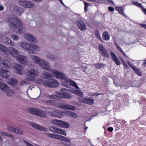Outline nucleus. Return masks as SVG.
I'll list each match as a JSON object with an SVG mask.
<instances>
[{
    "instance_id": "obj_59",
    "label": "nucleus",
    "mask_w": 146,
    "mask_h": 146,
    "mask_svg": "<svg viewBox=\"0 0 146 146\" xmlns=\"http://www.w3.org/2000/svg\"><path fill=\"white\" fill-rule=\"evenodd\" d=\"M30 49H29V50H28V52L29 53L33 54L35 53V52L34 51L30 50Z\"/></svg>"
},
{
    "instance_id": "obj_11",
    "label": "nucleus",
    "mask_w": 146,
    "mask_h": 146,
    "mask_svg": "<svg viewBox=\"0 0 146 146\" xmlns=\"http://www.w3.org/2000/svg\"><path fill=\"white\" fill-rule=\"evenodd\" d=\"M19 4L24 7L29 8H32L34 5L33 2L27 1H20Z\"/></svg>"
},
{
    "instance_id": "obj_54",
    "label": "nucleus",
    "mask_w": 146,
    "mask_h": 146,
    "mask_svg": "<svg viewBox=\"0 0 146 146\" xmlns=\"http://www.w3.org/2000/svg\"><path fill=\"white\" fill-rule=\"evenodd\" d=\"M24 142L27 146H34L33 145L26 141H24Z\"/></svg>"
},
{
    "instance_id": "obj_41",
    "label": "nucleus",
    "mask_w": 146,
    "mask_h": 146,
    "mask_svg": "<svg viewBox=\"0 0 146 146\" xmlns=\"http://www.w3.org/2000/svg\"><path fill=\"white\" fill-rule=\"evenodd\" d=\"M116 9L121 14L124 16H125V13H124L123 8L120 7H115Z\"/></svg>"
},
{
    "instance_id": "obj_8",
    "label": "nucleus",
    "mask_w": 146,
    "mask_h": 146,
    "mask_svg": "<svg viewBox=\"0 0 146 146\" xmlns=\"http://www.w3.org/2000/svg\"><path fill=\"white\" fill-rule=\"evenodd\" d=\"M52 121L53 124L58 127L67 128L69 127L70 126V124L69 123L61 120L53 119L52 120Z\"/></svg>"
},
{
    "instance_id": "obj_48",
    "label": "nucleus",
    "mask_w": 146,
    "mask_h": 146,
    "mask_svg": "<svg viewBox=\"0 0 146 146\" xmlns=\"http://www.w3.org/2000/svg\"><path fill=\"white\" fill-rule=\"evenodd\" d=\"M122 62L123 63V66L125 67V68L127 69L129 68V67L126 64L125 61L122 58H120Z\"/></svg>"
},
{
    "instance_id": "obj_35",
    "label": "nucleus",
    "mask_w": 146,
    "mask_h": 146,
    "mask_svg": "<svg viewBox=\"0 0 146 146\" xmlns=\"http://www.w3.org/2000/svg\"><path fill=\"white\" fill-rule=\"evenodd\" d=\"M60 91L61 92V93H58V95H59L60 94H66L69 91L68 90V89H67L65 88H62L60 90Z\"/></svg>"
},
{
    "instance_id": "obj_53",
    "label": "nucleus",
    "mask_w": 146,
    "mask_h": 146,
    "mask_svg": "<svg viewBox=\"0 0 146 146\" xmlns=\"http://www.w3.org/2000/svg\"><path fill=\"white\" fill-rule=\"evenodd\" d=\"M127 62L129 66L133 69V68H134V67H135V66L134 65L131 64L129 62L127 61Z\"/></svg>"
},
{
    "instance_id": "obj_10",
    "label": "nucleus",
    "mask_w": 146,
    "mask_h": 146,
    "mask_svg": "<svg viewBox=\"0 0 146 146\" xmlns=\"http://www.w3.org/2000/svg\"><path fill=\"white\" fill-rule=\"evenodd\" d=\"M30 125L32 127L37 130L40 131L47 132L48 131V129L41 125H39L35 122H31L30 123Z\"/></svg>"
},
{
    "instance_id": "obj_52",
    "label": "nucleus",
    "mask_w": 146,
    "mask_h": 146,
    "mask_svg": "<svg viewBox=\"0 0 146 146\" xmlns=\"http://www.w3.org/2000/svg\"><path fill=\"white\" fill-rule=\"evenodd\" d=\"M84 5H85L84 8V9H85L84 11L86 12L87 11L86 10V9L87 8L88 6L89 5V4L88 3H86L85 1L84 2Z\"/></svg>"
},
{
    "instance_id": "obj_13",
    "label": "nucleus",
    "mask_w": 146,
    "mask_h": 146,
    "mask_svg": "<svg viewBox=\"0 0 146 146\" xmlns=\"http://www.w3.org/2000/svg\"><path fill=\"white\" fill-rule=\"evenodd\" d=\"M79 100L82 102L89 105H92L94 103V100L90 97L86 98L81 97L79 98Z\"/></svg>"
},
{
    "instance_id": "obj_2",
    "label": "nucleus",
    "mask_w": 146,
    "mask_h": 146,
    "mask_svg": "<svg viewBox=\"0 0 146 146\" xmlns=\"http://www.w3.org/2000/svg\"><path fill=\"white\" fill-rule=\"evenodd\" d=\"M36 83L38 85L48 88H56L59 86V83L57 81L51 78L50 80L38 79L36 80Z\"/></svg>"
},
{
    "instance_id": "obj_16",
    "label": "nucleus",
    "mask_w": 146,
    "mask_h": 146,
    "mask_svg": "<svg viewBox=\"0 0 146 146\" xmlns=\"http://www.w3.org/2000/svg\"><path fill=\"white\" fill-rule=\"evenodd\" d=\"M49 110L47 112L50 114L51 116L54 117H60V115L59 114V111L56 110L55 109H49Z\"/></svg>"
},
{
    "instance_id": "obj_57",
    "label": "nucleus",
    "mask_w": 146,
    "mask_h": 146,
    "mask_svg": "<svg viewBox=\"0 0 146 146\" xmlns=\"http://www.w3.org/2000/svg\"><path fill=\"white\" fill-rule=\"evenodd\" d=\"M78 93L77 94H76L77 95H80V96H82V95L83 94V92H81V91H78Z\"/></svg>"
},
{
    "instance_id": "obj_51",
    "label": "nucleus",
    "mask_w": 146,
    "mask_h": 146,
    "mask_svg": "<svg viewBox=\"0 0 146 146\" xmlns=\"http://www.w3.org/2000/svg\"><path fill=\"white\" fill-rule=\"evenodd\" d=\"M69 91L72 93L76 94H77L78 93L77 90L75 89H70Z\"/></svg>"
},
{
    "instance_id": "obj_50",
    "label": "nucleus",
    "mask_w": 146,
    "mask_h": 146,
    "mask_svg": "<svg viewBox=\"0 0 146 146\" xmlns=\"http://www.w3.org/2000/svg\"><path fill=\"white\" fill-rule=\"evenodd\" d=\"M46 56L47 58L51 60L54 59L56 58L55 56L51 55H46Z\"/></svg>"
},
{
    "instance_id": "obj_62",
    "label": "nucleus",
    "mask_w": 146,
    "mask_h": 146,
    "mask_svg": "<svg viewBox=\"0 0 146 146\" xmlns=\"http://www.w3.org/2000/svg\"><path fill=\"white\" fill-rule=\"evenodd\" d=\"M4 9L3 7L2 6H0V11H2Z\"/></svg>"
},
{
    "instance_id": "obj_21",
    "label": "nucleus",
    "mask_w": 146,
    "mask_h": 146,
    "mask_svg": "<svg viewBox=\"0 0 146 146\" xmlns=\"http://www.w3.org/2000/svg\"><path fill=\"white\" fill-rule=\"evenodd\" d=\"M25 38L28 41L34 43L36 42V40L35 38L30 34H26L25 35Z\"/></svg>"
},
{
    "instance_id": "obj_56",
    "label": "nucleus",
    "mask_w": 146,
    "mask_h": 146,
    "mask_svg": "<svg viewBox=\"0 0 146 146\" xmlns=\"http://www.w3.org/2000/svg\"><path fill=\"white\" fill-rule=\"evenodd\" d=\"M5 136H7L11 138H13V136L12 135L7 133H6V134Z\"/></svg>"
},
{
    "instance_id": "obj_22",
    "label": "nucleus",
    "mask_w": 146,
    "mask_h": 146,
    "mask_svg": "<svg viewBox=\"0 0 146 146\" xmlns=\"http://www.w3.org/2000/svg\"><path fill=\"white\" fill-rule=\"evenodd\" d=\"M3 41V43L7 44H9L11 46L14 45V43L9 38L5 36H3L2 37Z\"/></svg>"
},
{
    "instance_id": "obj_20",
    "label": "nucleus",
    "mask_w": 146,
    "mask_h": 146,
    "mask_svg": "<svg viewBox=\"0 0 146 146\" xmlns=\"http://www.w3.org/2000/svg\"><path fill=\"white\" fill-rule=\"evenodd\" d=\"M78 28L82 31L85 30L86 29V26L85 23L82 21H79L76 22Z\"/></svg>"
},
{
    "instance_id": "obj_7",
    "label": "nucleus",
    "mask_w": 146,
    "mask_h": 146,
    "mask_svg": "<svg viewBox=\"0 0 146 146\" xmlns=\"http://www.w3.org/2000/svg\"><path fill=\"white\" fill-rule=\"evenodd\" d=\"M38 73V72L33 69H31L27 72V79L29 81H33L35 78V76L37 75Z\"/></svg>"
},
{
    "instance_id": "obj_14",
    "label": "nucleus",
    "mask_w": 146,
    "mask_h": 146,
    "mask_svg": "<svg viewBox=\"0 0 146 146\" xmlns=\"http://www.w3.org/2000/svg\"><path fill=\"white\" fill-rule=\"evenodd\" d=\"M10 72L8 70L2 68L0 69V76L2 78H7L10 76Z\"/></svg>"
},
{
    "instance_id": "obj_24",
    "label": "nucleus",
    "mask_w": 146,
    "mask_h": 146,
    "mask_svg": "<svg viewBox=\"0 0 146 146\" xmlns=\"http://www.w3.org/2000/svg\"><path fill=\"white\" fill-rule=\"evenodd\" d=\"M69 80H70L68 79H66V77L64 79L62 80V82L61 83V85L64 87L70 88V81H69Z\"/></svg>"
},
{
    "instance_id": "obj_6",
    "label": "nucleus",
    "mask_w": 146,
    "mask_h": 146,
    "mask_svg": "<svg viewBox=\"0 0 146 146\" xmlns=\"http://www.w3.org/2000/svg\"><path fill=\"white\" fill-rule=\"evenodd\" d=\"M46 135L52 139H58L68 143L71 141L70 139L68 138L57 134L46 133Z\"/></svg>"
},
{
    "instance_id": "obj_36",
    "label": "nucleus",
    "mask_w": 146,
    "mask_h": 146,
    "mask_svg": "<svg viewBox=\"0 0 146 146\" xmlns=\"http://www.w3.org/2000/svg\"><path fill=\"white\" fill-rule=\"evenodd\" d=\"M102 37L104 40H108L110 38V35H108V33L107 32L105 31L104 32L103 34Z\"/></svg>"
},
{
    "instance_id": "obj_60",
    "label": "nucleus",
    "mask_w": 146,
    "mask_h": 146,
    "mask_svg": "<svg viewBox=\"0 0 146 146\" xmlns=\"http://www.w3.org/2000/svg\"><path fill=\"white\" fill-rule=\"evenodd\" d=\"M140 26L146 29V24H140Z\"/></svg>"
},
{
    "instance_id": "obj_3",
    "label": "nucleus",
    "mask_w": 146,
    "mask_h": 146,
    "mask_svg": "<svg viewBox=\"0 0 146 146\" xmlns=\"http://www.w3.org/2000/svg\"><path fill=\"white\" fill-rule=\"evenodd\" d=\"M31 58L33 60V62L41 66V68L47 71L50 70L49 63L44 60L41 59L38 56L32 55Z\"/></svg>"
},
{
    "instance_id": "obj_46",
    "label": "nucleus",
    "mask_w": 146,
    "mask_h": 146,
    "mask_svg": "<svg viewBox=\"0 0 146 146\" xmlns=\"http://www.w3.org/2000/svg\"><path fill=\"white\" fill-rule=\"evenodd\" d=\"M15 127V126H9L7 127V129L9 131L13 132Z\"/></svg>"
},
{
    "instance_id": "obj_18",
    "label": "nucleus",
    "mask_w": 146,
    "mask_h": 146,
    "mask_svg": "<svg viewBox=\"0 0 146 146\" xmlns=\"http://www.w3.org/2000/svg\"><path fill=\"white\" fill-rule=\"evenodd\" d=\"M52 72L54 74L56 78L60 79L61 80L64 79L66 78V76L62 73L59 72L57 70H53Z\"/></svg>"
},
{
    "instance_id": "obj_40",
    "label": "nucleus",
    "mask_w": 146,
    "mask_h": 146,
    "mask_svg": "<svg viewBox=\"0 0 146 146\" xmlns=\"http://www.w3.org/2000/svg\"><path fill=\"white\" fill-rule=\"evenodd\" d=\"M57 133L66 136V133L65 131V130L63 129L58 128V129Z\"/></svg>"
},
{
    "instance_id": "obj_47",
    "label": "nucleus",
    "mask_w": 146,
    "mask_h": 146,
    "mask_svg": "<svg viewBox=\"0 0 146 146\" xmlns=\"http://www.w3.org/2000/svg\"><path fill=\"white\" fill-rule=\"evenodd\" d=\"M95 34L96 35V36L100 40H101L102 39V38L100 37V33L99 32V31L98 30H96L95 31Z\"/></svg>"
},
{
    "instance_id": "obj_29",
    "label": "nucleus",
    "mask_w": 146,
    "mask_h": 146,
    "mask_svg": "<svg viewBox=\"0 0 146 146\" xmlns=\"http://www.w3.org/2000/svg\"><path fill=\"white\" fill-rule=\"evenodd\" d=\"M38 109L36 108H30L28 109V112L31 114L36 115Z\"/></svg>"
},
{
    "instance_id": "obj_43",
    "label": "nucleus",
    "mask_w": 146,
    "mask_h": 146,
    "mask_svg": "<svg viewBox=\"0 0 146 146\" xmlns=\"http://www.w3.org/2000/svg\"><path fill=\"white\" fill-rule=\"evenodd\" d=\"M54 104V106L58 108L63 109V107L64 104L57 102L56 101Z\"/></svg>"
},
{
    "instance_id": "obj_44",
    "label": "nucleus",
    "mask_w": 146,
    "mask_h": 146,
    "mask_svg": "<svg viewBox=\"0 0 146 146\" xmlns=\"http://www.w3.org/2000/svg\"><path fill=\"white\" fill-rule=\"evenodd\" d=\"M115 44V46L121 52V53L123 55V56L125 57H127V56L123 52V51L121 50V48L119 46H118L116 44Z\"/></svg>"
},
{
    "instance_id": "obj_26",
    "label": "nucleus",
    "mask_w": 146,
    "mask_h": 146,
    "mask_svg": "<svg viewBox=\"0 0 146 146\" xmlns=\"http://www.w3.org/2000/svg\"><path fill=\"white\" fill-rule=\"evenodd\" d=\"M41 77L42 78L46 79L47 80H50L52 78L50 74L46 71H44L42 72Z\"/></svg>"
},
{
    "instance_id": "obj_55",
    "label": "nucleus",
    "mask_w": 146,
    "mask_h": 146,
    "mask_svg": "<svg viewBox=\"0 0 146 146\" xmlns=\"http://www.w3.org/2000/svg\"><path fill=\"white\" fill-rule=\"evenodd\" d=\"M26 84L27 82L25 81H22L21 82V85L22 86L25 85Z\"/></svg>"
},
{
    "instance_id": "obj_38",
    "label": "nucleus",
    "mask_w": 146,
    "mask_h": 146,
    "mask_svg": "<svg viewBox=\"0 0 146 146\" xmlns=\"http://www.w3.org/2000/svg\"><path fill=\"white\" fill-rule=\"evenodd\" d=\"M45 102L48 105L54 106L55 101L54 100H46Z\"/></svg>"
},
{
    "instance_id": "obj_32",
    "label": "nucleus",
    "mask_w": 146,
    "mask_h": 146,
    "mask_svg": "<svg viewBox=\"0 0 146 146\" xmlns=\"http://www.w3.org/2000/svg\"><path fill=\"white\" fill-rule=\"evenodd\" d=\"M58 128L55 126H53L50 127L49 128V129L52 133H57Z\"/></svg>"
},
{
    "instance_id": "obj_37",
    "label": "nucleus",
    "mask_w": 146,
    "mask_h": 146,
    "mask_svg": "<svg viewBox=\"0 0 146 146\" xmlns=\"http://www.w3.org/2000/svg\"><path fill=\"white\" fill-rule=\"evenodd\" d=\"M134 72L137 74L139 76H141L142 75L141 72H140L139 69L135 67L133 69Z\"/></svg>"
},
{
    "instance_id": "obj_30",
    "label": "nucleus",
    "mask_w": 146,
    "mask_h": 146,
    "mask_svg": "<svg viewBox=\"0 0 146 146\" xmlns=\"http://www.w3.org/2000/svg\"><path fill=\"white\" fill-rule=\"evenodd\" d=\"M58 97L63 98L67 99H70L71 97V95L69 94L68 92L66 94H60L58 95Z\"/></svg>"
},
{
    "instance_id": "obj_1",
    "label": "nucleus",
    "mask_w": 146,
    "mask_h": 146,
    "mask_svg": "<svg viewBox=\"0 0 146 146\" xmlns=\"http://www.w3.org/2000/svg\"><path fill=\"white\" fill-rule=\"evenodd\" d=\"M6 21L9 24L11 28L15 29V32L17 33H22V23L17 17L15 16L13 18H8L6 19Z\"/></svg>"
},
{
    "instance_id": "obj_17",
    "label": "nucleus",
    "mask_w": 146,
    "mask_h": 146,
    "mask_svg": "<svg viewBox=\"0 0 146 146\" xmlns=\"http://www.w3.org/2000/svg\"><path fill=\"white\" fill-rule=\"evenodd\" d=\"M98 47L99 51L101 53L102 56L106 57H107L108 56V54L106 50L104 48L103 46L101 44H100L98 45Z\"/></svg>"
},
{
    "instance_id": "obj_25",
    "label": "nucleus",
    "mask_w": 146,
    "mask_h": 146,
    "mask_svg": "<svg viewBox=\"0 0 146 146\" xmlns=\"http://www.w3.org/2000/svg\"><path fill=\"white\" fill-rule=\"evenodd\" d=\"M15 72L19 74H22L21 70L23 67L21 65L19 64H16L14 68Z\"/></svg>"
},
{
    "instance_id": "obj_45",
    "label": "nucleus",
    "mask_w": 146,
    "mask_h": 146,
    "mask_svg": "<svg viewBox=\"0 0 146 146\" xmlns=\"http://www.w3.org/2000/svg\"><path fill=\"white\" fill-rule=\"evenodd\" d=\"M11 38L13 40H17L19 38V36L15 35H11Z\"/></svg>"
},
{
    "instance_id": "obj_64",
    "label": "nucleus",
    "mask_w": 146,
    "mask_h": 146,
    "mask_svg": "<svg viewBox=\"0 0 146 146\" xmlns=\"http://www.w3.org/2000/svg\"><path fill=\"white\" fill-rule=\"evenodd\" d=\"M98 115V113H96L95 114H93L92 115V117H95L97 116Z\"/></svg>"
},
{
    "instance_id": "obj_27",
    "label": "nucleus",
    "mask_w": 146,
    "mask_h": 146,
    "mask_svg": "<svg viewBox=\"0 0 146 146\" xmlns=\"http://www.w3.org/2000/svg\"><path fill=\"white\" fill-rule=\"evenodd\" d=\"M132 4L135 5L141 8L142 9V11L144 12V14L146 15V9L143 8L142 5L141 3H138L137 2L132 1L131 2Z\"/></svg>"
},
{
    "instance_id": "obj_42",
    "label": "nucleus",
    "mask_w": 146,
    "mask_h": 146,
    "mask_svg": "<svg viewBox=\"0 0 146 146\" xmlns=\"http://www.w3.org/2000/svg\"><path fill=\"white\" fill-rule=\"evenodd\" d=\"M13 132L20 135H22L23 134L22 131L20 130V129L19 128L16 127H15Z\"/></svg>"
},
{
    "instance_id": "obj_33",
    "label": "nucleus",
    "mask_w": 146,
    "mask_h": 146,
    "mask_svg": "<svg viewBox=\"0 0 146 146\" xmlns=\"http://www.w3.org/2000/svg\"><path fill=\"white\" fill-rule=\"evenodd\" d=\"M17 80L13 78H10L9 79V83L12 86H13L16 84Z\"/></svg>"
},
{
    "instance_id": "obj_63",
    "label": "nucleus",
    "mask_w": 146,
    "mask_h": 146,
    "mask_svg": "<svg viewBox=\"0 0 146 146\" xmlns=\"http://www.w3.org/2000/svg\"><path fill=\"white\" fill-rule=\"evenodd\" d=\"M110 11H114V9L113 7H110Z\"/></svg>"
},
{
    "instance_id": "obj_61",
    "label": "nucleus",
    "mask_w": 146,
    "mask_h": 146,
    "mask_svg": "<svg viewBox=\"0 0 146 146\" xmlns=\"http://www.w3.org/2000/svg\"><path fill=\"white\" fill-rule=\"evenodd\" d=\"M6 134V132H3L2 131H0V135H5V134Z\"/></svg>"
},
{
    "instance_id": "obj_31",
    "label": "nucleus",
    "mask_w": 146,
    "mask_h": 146,
    "mask_svg": "<svg viewBox=\"0 0 146 146\" xmlns=\"http://www.w3.org/2000/svg\"><path fill=\"white\" fill-rule=\"evenodd\" d=\"M67 113L68 115H70V117H72L74 118H76L78 117V115L76 113L71 111H67Z\"/></svg>"
},
{
    "instance_id": "obj_15",
    "label": "nucleus",
    "mask_w": 146,
    "mask_h": 146,
    "mask_svg": "<svg viewBox=\"0 0 146 146\" xmlns=\"http://www.w3.org/2000/svg\"><path fill=\"white\" fill-rule=\"evenodd\" d=\"M16 58L18 61L23 64H27L28 62L27 57L24 56L18 55Z\"/></svg>"
},
{
    "instance_id": "obj_9",
    "label": "nucleus",
    "mask_w": 146,
    "mask_h": 146,
    "mask_svg": "<svg viewBox=\"0 0 146 146\" xmlns=\"http://www.w3.org/2000/svg\"><path fill=\"white\" fill-rule=\"evenodd\" d=\"M20 46L21 47L27 50L29 49H33L36 51L38 50V46H36L34 44H30L26 42H22Z\"/></svg>"
},
{
    "instance_id": "obj_39",
    "label": "nucleus",
    "mask_w": 146,
    "mask_h": 146,
    "mask_svg": "<svg viewBox=\"0 0 146 146\" xmlns=\"http://www.w3.org/2000/svg\"><path fill=\"white\" fill-rule=\"evenodd\" d=\"M70 81V87L71 86H73L75 87L76 88L79 89V88L78 87V86L76 84V83L74 81L70 80H69Z\"/></svg>"
},
{
    "instance_id": "obj_34",
    "label": "nucleus",
    "mask_w": 146,
    "mask_h": 146,
    "mask_svg": "<svg viewBox=\"0 0 146 146\" xmlns=\"http://www.w3.org/2000/svg\"><path fill=\"white\" fill-rule=\"evenodd\" d=\"M94 65L95 68L99 69L103 68L105 65L102 63H96Z\"/></svg>"
},
{
    "instance_id": "obj_19",
    "label": "nucleus",
    "mask_w": 146,
    "mask_h": 146,
    "mask_svg": "<svg viewBox=\"0 0 146 146\" xmlns=\"http://www.w3.org/2000/svg\"><path fill=\"white\" fill-rule=\"evenodd\" d=\"M36 116L44 118H46L47 117L46 112L39 109H38Z\"/></svg>"
},
{
    "instance_id": "obj_23",
    "label": "nucleus",
    "mask_w": 146,
    "mask_h": 146,
    "mask_svg": "<svg viewBox=\"0 0 146 146\" xmlns=\"http://www.w3.org/2000/svg\"><path fill=\"white\" fill-rule=\"evenodd\" d=\"M110 55L111 57L112 60L114 61L115 63L117 65H120L121 64V63L115 54L112 52H111Z\"/></svg>"
},
{
    "instance_id": "obj_28",
    "label": "nucleus",
    "mask_w": 146,
    "mask_h": 146,
    "mask_svg": "<svg viewBox=\"0 0 146 146\" xmlns=\"http://www.w3.org/2000/svg\"><path fill=\"white\" fill-rule=\"evenodd\" d=\"M63 109L74 111L76 110V108L75 106L71 105L64 104L63 107Z\"/></svg>"
},
{
    "instance_id": "obj_49",
    "label": "nucleus",
    "mask_w": 146,
    "mask_h": 146,
    "mask_svg": "<svg viewBox=\"0 0 146 146\" xmlns=\"http://www.w3.org/2000/svg\"><path fill=\"white\" fill-rule=\"evenodd\" d=\"M58 97V94L57 95H51L49 96V98L50 99H56Z\"/></svg>"
},
{
    "instance_id": "obj_5",
    "label": "nucleus",
    "mask_w": 146,
    "mask_h": 146,
    "mask_svg": "<svg viewBox=\"0 0 146 146\" xmlns=\"http://www.w3.org/2000/svg\"><path fill=\"white\" fill-rule=\"evenodd\" d=\"M9 87L7 85L4 83L3 80L0 78V89L3 91H7V95L8 96H11L13 95L15 93V91L12 90H9Z\"/></svg>"
},
{
    "instance_id": "obj_12",
    "label": "nucleus",
    "mask_w": 146,
    "mask_h": 146,
    "mask_svg": "<svg viewBox=\"0 0 146 146\" xmlns=\"http://www.w3.org/2000/svg\"><path fill=\"white\" fill-rule=\"evenodd\" d=\"M0 66L3 68L9 69L11 68V65L9 60L4 59L1 61Z\"/></svg>"
},
{
    "instance_id": "obj_4",
    "label": "nucleus",
    "mask_w": 146,
    "mask_h": 146,
    "mask_svg": "<svg viewBox=\"0 0 146 146\" xmlns=\"http://www.w3.org/2000/svg\"><path fill=\"white\" fill-rule=\"evenodd\" d=\"M0 50L5 54L11 55L13 57L16 58L18 55L19 52L14 48L11 47L9 49L3 45L0 44Z\"/></svg>"
},
{
    "instance_id": "obj_58",
    "label": "nucleus",
    "mask_w": 146,
    "mask_h": 146,
    "mask_svg": "<svg viewBox=\"0 0 146 146\" xmlns=\"http://www.w3.org/2000/svg\"><path fill=\"white\" fill-rule=\"evenodd\" d=\"M142 65L143 66H146V60H144L142 62Z\"/></svg>"
}]
</instances>
